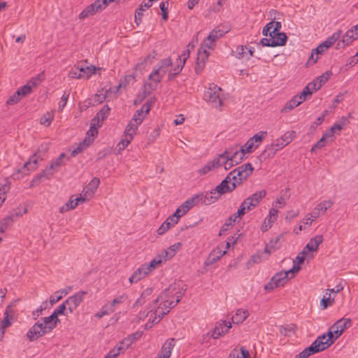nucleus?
<instances>
[{
  "label": "nucleus",
  "instance_id": "nucleus-26",
  "mask_svg": "<svg viewBox=\"0 0 358 358\" xmlns=\"http://www.w3.org/2000/svg\"><path fill=\"white\" fill-rule=\"evenodd\" d=\"M56 172L51 166L50 165L45 169H44L41 173L37 174L31 181V186H34L40 183L42 178L50 179Z\"/></svg>",
  "mask_w": 358,
  "mask_h": 358
},
{
  "label": "nucleus",
  "instance_id": "nucleus-15",
  "mask_svg": "<svg viewBox=\"0 0 358 358\" xmlns=\"http://www.w3.org/2000/svg\"><path fill=\"white\" fill-rule=\"evenodd\" d=\"M87 293L86 291H80L65 300V303H67V309L70 313H73L78 308Z\"/></svg>",
  "mask_w": 358,
  "mask_h": 358
},
{
  "label": "nucleus",
  "instance_id": "nucleus-48",
  "mask_svg": "<svg viewBox=\"0 0 358 358\" xmlns=\"http://www.w3.org/2000/svg\"><path fill=\"white\" fill-rule=\"evenodd\" d=\"M76 206L77 204H76L75 199H73V196H71L64 206L59 208V212L64 213L71 209H74Z\"/></svg>",
  "mask_w": 358,
  "mask_h": 358
},
{
  "label": "nucleus",
  "instance_id": "nucleus-16",
  "mask_svg": "<svg viewBox=\"0 0 358 358\" xmlns=\"http://www.w3.org/2000/svg\"><path fill=\"white\" fill-rule=\"evenodd\" d=\"M231 327L230 322L219 321L216 322L213 331L210 334V337L213 339H217L227 334Z\"/></svg>",
  "mask_w": 358,
  "mask_h": 358
},
{
  "label": "nucleus",
  "instance_id": "nucleus-11",
  "mask_svg": "<svg viewBox=\"0 0 358 358\" xmlns=\"http://www.w3.org/2000/svg\"><path fill=\"white\" fill-rule=\"evenodd\" d=\"M287 37L283 32H280L275 36H273V38H264L261 39L260 44L262 46L268 47H276L282 46L286 44Z\"/></svg>",
  "mask_w": 358,
  "mask_h": 358
},
{
  "label": "nucleus",
  "instance_id": "nucleus-35",
  "mask_svg": "<svg viewBox=\"0 0 358 358\" xmlns=\"http://www.w3.org/2000/svg\"><path fill=\"white\" fill-rule=\"evenodd\" d=\"M172 64L173 62L171 59L170 57H167L161 60L159 66L156 69L164 76L169 71V69Z\"/></svg>",
  "mask_w": 358,
  "mask_h": 358
},
{
  "label": "nucleus",
  "instance_id": "nucleus-5",
  "mask_svg": "<svg viewBox=\"0 0 358 358\" xmlns=\"http://www.w3.org/2000/svg\"><path fill=\"white\" fill-rule=\"evenodd\" d=\"M221 87L216 85L211 84L204 93L203 99L207 102L212 104L215 108L222 106V99L221 97Z\"/></svg>",
  "mask_w": 358,
  "mask_h": 358
},
{
  "label": "nucleus",
  "instance_id": "nucleus-31",
  "mask_svg": "<svg viewBox=\"0 0 358 358\" xmlns=\"http://www.w3.org/2000/svg\"><path fill=\"white\" fill-rule=\"evenodd\" d=\"M333 205L334 201L332 200H324L319 203L314 208L313 211L320 217V215L324 214L327 210L330 208Z\"/></svg>",
  "mask_w": 358,
  "mask_h": 358
},
{
  "label": "nucleus",
  "instance_id": "nucleus-2",
  "mask_svg": "<svg viewBox=\"0 0 358 358\" xmlns=\"http://www.w3.org/2000/svg\"><path fill=\"white\" fill-rule=\"evenodd\" d=\"M110 110L109 106L105 105L97 113L96 115L92 120L90 128L87 132V136L72 151V156H76L80 153L92 143L95 136L98 134V129L101 126L103 120L109 115Z\"/></svg>",
  "mask_w": 358,
  "mask_h": 358
},
{
  "label": "nucleus",
  "instance_id": "nucleus-55",
  "mask_svg": "<svg viewBox=\"0 0 358 358\" xmlns=\"http://www.w3.org/2000/svg\"><path fill=\"white\" fill-rule=\"evenodd\" d=\"M52 120H53V115H52V113H46L45 114H44L41 117L40 122H41V124H43L45 126H46V127H48L51 124Z\"/></svg>",
  "mask_w": 358,
  "mask_h": 358
},
{
  "label": "nucleus",
  "instance_id": "nucleus-56",
  "mask_svg": "<svg viewBox=\"0 0 358 358\" xmlns=\"http://www.w3.org/2000/svg\"><path fill=\"white\" fill-rule=\"evenodd\" d=\"M69 76L71 78H83L80 73V65L73 67L69 72Z\"/></svg>",
  "mask_w": 358,
  "mask_h": 358
},
{
  "label": "nucleus",
  "instance_id": "nucleus-61",
  "mask_svg": "<svg viewBox=\"0 0 358 358\" xmlns=\"http://www.w3.org/2000/svg\"><path fill=\"white\" fill-rule=\"evenodd\" d=\"M215 169V167L212 166V161L208 162L205 166L198 171L199 175H205L210 171Z\"/></svg>",
  "mask_w": 358,
  "mask_h": 358
},
{
  "label": "nucleus",
  "instance_id": "nucleus-10",
  "mask_svg": "<svg viewBox=\"0 0 358 358\" xmlns=\"http://www.w3.org/2000/svg\"><path fill=\"white\" fill-rule=\"evenodd\" d=\"M163 77L164 75H162L156 69H154L148 77V79L150 82L144 84V92L149 94L155 90L158 83L161 82Z\"/></svg>",
  "mask_w": 358,
  "mask_h": 358
},
{
  "label": "nucleus",
  "instance_id": "nucleus-49",
  "mask_svg": "<svg viewBox=\"0 0 358 358\" xmlns=\"http://www.w3.org/2000/svg\"><path fill=\"white\" fill-rule=\"evenodd\" d=\"M80 73L83 75V78H88L91 75L95 72V68L94 66H83L80 65Z\"/></svg>",
  "mask_w": 358,
  "mask_h": 358
},
{
  "label": "nucleus",
  "instance_id": "nucleus-13",
  "mask_svg": "<svg viewBox=\"0 0 358 358\" xmlns=\"http://www.w3.org/2000/svg\"><path fill=\"white\" fill-rule=\"evenodd\" d=\"M39 160V157L37 156V154L35 153L28 162L24 163L22 169H18L15 173H14L12 176L14 179H19L20 178V173L23 171L24 175L28 174V173H25V170L28 171H34L37 169L38 162Z\"/></svg>",
  "mask_w": 358,
  "mask_h": 358
},
{
  "label": "nucleus",
  "instance_id": "nucleus-47",
  "mask_svg": "<svg viewBox=\"0 0 358 358\" xmlns=\"http://www.w3.org/2000/svg\"><path fill=\"white\" fill-rule=\"evenodd\" d=\"M10 189V185L7 183L6 181H4L3 183L0 182V206L4 202L6 199V194Z\"/></svg>",
  "mask_w": 358,
  "mask_h": 358
},
{
  "label": "nucleus",
  "instance_id": "nucleus-19",
  "mask_svg": "<svg viewBox=\"0 0 358 358\" xmlns=\"http://www.w3.org/2000/svg\"><path fill=\"white\" fill-rule=\"evenodd\" d=\"M296 137L295 131H288L273 141L276 150H281L289 144Z\"/></svg>",
  "mask_w": 358,
  "mask_h": 358
},
{
  "label": "nucleus",
  "instance_id": "nucleus-32",
  "mask_svg": "<svg viewBox=\"0 0 358 358\" xmlns=\"http://www.w3.org/2000/svg\"><path fill=\"white\" fill-rule=\"evenodd\" d=\"M131 343H132V341H131V339L129 338H126L125 340H124L122 342L120 346H119L117 348H114V349L111 350L106 355L105 358H115V357H117L120 355V351L124 349V347L122 345H126V347L128 348L131 344Z\"/></svg>",
  "mask_w": 358,
  "mask_h": 358
},
{
  "label": "nucleus",
  "instance_id": "nucleus-12",
  "mask_svg": "<svg viewBox=\"0 0 358 358\" xmlns=\"http://www.w3.org/2000/svg\"><path fill=\"white\" fill-rule=\"evenodd\" d=\"M225 151L226 154L231 158V160L238 164L242 162L245 155L247 154L242 146L238 145L229 147Z\"/></svg>",
  "mask_w": 358,
  "mask_h": 358
},
{
  "label": "nucleus",
  "instance_id": "nucleus-27",
  "mask_svg": "<svg viewBox=\"0 0 358 358\" xmlns=\"http://www.w3.org/2000/svg\"><path fill=\"white\" fill-rule=\"evenodd\" d=\"M226 250H222L220 247L214 249L208 255L205 262L206 266H210L217 262L224 254Z\"/></svg>",
  "mask_w": 358,
  "mask_h": 358
},
{
  "label": "nucleus",
  "instance_id": "nucleus-18",
  "mask_svg": "<svg viewBox=\"0 0 358 358\" xmlns=\"http://www.w3.org/2000/svg\"><path fill=\"white\" fill-rule=\"evenodd\" d=\"M334 339L327 336V333L318 336L312 343L315 346L317 352L327 349L334 343Z\"/></svg>",
  "mask_w": 358,
  "mask_h": 358
},
{
  "label": "nucleus",
  "instance_id": "nucleus-8",
  "mask_svg": "<svg viewBox=\"0 0 358 358\" xmlns=\"http://www.w3.org/2000/svg\"><path fill=\"white\" fill-rule=\"evenodd\" d=\"M267 136V131H261L250 138L248 141L242 146L247 153H252L256 148L259 147Z\"/></svg>",
  "mask_w": 358,
  "mask_h": 358
},
{
  "label": "nucleus",
  "instance_id": "nucleus-41",
  "mask_svg": "<svg viewBox=\"0 0 358 358\" xmlns=\"http://www.w3.org/2000/svg\"><path fill=\"white\" fill-rule=\"evenodd\" d=\"M185 65V62H182L180 59V62H177V65L173 69H171L169 72V80H172L176 78L182 71Z\"/></svg>",
  "mask_w": 358,
  "mask_h": 358
},
{
  "label": "nucleus",
  "instance_id": "nucleus-14",
  "mask_svg": "<svg viewBox=\"0 0 358 358\" xmlns=\"http://www.w3.org/2000/svg\"><path fill=\"white\" fill-rule=\"evenodd\" d=\"M231 175H227V177L214 189L213 191L217 192L220 196L231 192L236 188V183L234 182L230 178Z\"/></svg>",
  "mask_w": 358,
  "mask_h": 358
},
{
  "label": "nucleus",
  "instance_id": "nucleus-64",
  "mask_svg": "<svg viewBox=\"0 0 358 358\" xmlns=\"http://www.w3.org/2000/svg\"><path fill=\"white\" fill-rule=\"evenodd\" d=\"M30 86H31L30 83H27L26 85L20 87L17 90L20 92V93L22 97L29 94L31 92L32 89L31 88Z\"/></svg>",
  "mask_w": 358,
  "mask_h": 358
},
{
  "label": "nucleus",
  "instance_id": "nucleus-51",
  "mask_svg": "<svg viewBox=\"0 0 358 358\" xmlns=\"http://www.w3.org/2000/svg\"><path fill=\"white\" fill-rule=\"evenodd\" d=\"M65 157V154L62 153L59 157H57L54 162L51 163V168H52L55 171H57L58 169L64 164L63 159Z\"/></svg>",
  "mask_w": 358,
  "mask_h": 358
},
{
  "label": "nucleus",
  "instance_id": "nucleus-54",
  "mask_svg": "<svg viewBox=\"0 0 358 358\" xmlns=\"http://www.w3.org/2000/svg\"><path fill=\"white\" fill-rule=\"evenodd\" d=\"M319 217L316 213L313 211L310 213H308L303 220V223L306 225H310L313 222Z\"/></svg>",
  "mask_w": 358,
  "mask_h": 358
},
{
  "label": "nucleus",
  "instance_id": "nucleus-45",
  "mask_svg": "<svg viewBox=\"0 0 358 358\" xmlns=\"http://www.w3.org/2000/svg\"><path fill=\"white\" fill-rule=\"evenodd\" d=\"M226 151L220 155H219L217 157L214 158L212 160V166L215 167V169L219 168L224 165V163L226 162Z\"/></svg>",
  "mask_w": 358,
  "mask_h": 358
},
{
  "label": "nucleus",
  "instance_id": "nucleus-57",
  "mask_svg": "<svg viewBox=\"0 0 358 358\" xmlns=\"http://www.w3.org/2000/svg\"><path fill=\"white\" fill-rule=\"evenodd\" d=\"M67 303H65V301L59 305L52 313L55 317L56 320L59 321L58 315H62L64 310L66 309Z\"/></svg>",
  "mask_w": 358,
  "mask_h": 358
},
{
  "label": "nucleus",
  "instance_id": "nucleus-21",
  "mask_svg": "<svg viewBox=\"0 0 358 358\" xmlns=\"http://www.w3.org/2000/svg\"><path fill=\"white\" fill-rule=\"evenodd\" d=\"M198 203V196H192L182 203L176 210L180 217L184 216L190 209Z\"/></svg>",
  "mask_w": 358,
  "mask_h": 358
},
{
  "label": "nucleus",
  "instance_id": "nucleus-38",
  "mask_svg": "<svg viewBox=\"0 0 358 358\" xmlns=\"http://www.w3.org/2000/svg\"><path fill=\"white\" fill-rule=\"evenodd\" d=\"M13 319L10 317H8V315H4L3 319L0 322V341L4 336L5 329L10 327L12 324L11 320Z\"/></svg>",
  "mask_w": 358,
  "mask_h": 358
},
{
  "label": "nucleus",
  "instance_id": "nucleus-22",
  "mask_svg": "<svg viewBox=\"0 0 358 358\" xmlns=\"http://www.w3.org/2000/svg\"><path fill=\"white\" fill-rule=\"evenodd\" d=\"M194 196H198V203L201 201V203L205 205H210L220 197L217 192L213 191V189L210 192H207L205 194H196Z\"/></svg>",
  "mask_w": 358,
  "mask_h": 358
},
{
  "label": "nucleus",
  "instance_id": "nucleus-33",
  "mask_svg": "<svg viewBox=\"0 0 358 358\" xmlns=\"http://www.w3.org/2000/svg\"><path fill=\"white\" fill-rule=\"evenodd\" d=\"M248 315L249 313L248 310L238 309L231 317L232 322L236 324L242 323L248 317Z\"/></svg>",
  "mask_w": 358,
  "mask_h": 358
},
{
  "label": "nucleus",
  "instance_id": "nucleus-20",
  "mask_svg": "<svg viewBox=\"0 0 358 358\" xmlns=\"http://www.w3.org/2000/svg\"><path fill=\"white\" fill-rule=\"evenodd\" d=\"M210 55V52L206 49L200 48L198 50L196 62L195 66V71L197 74H199L203 71L206 61L208 59Z\"/></svg>",
  "mask_w": 358,
  "mask_h": 358
},
{
  "label": "nucleus",
  "instance_id": "nucleus-44",
  "mask_svg": "<svg viewBox=\"0 0 358 358\" xmlns=\"http://www.w3.org/2000/svg\"><path fill=\"white\" fill-rule=\"evenodd\" d=\"M278 150L275 149V146L273 142L271 144L267 145L265 147L264 151L262 153V156L268 158L273 157Z\"/></svg>",
  "mask_w": 358,
  "mask_h": 358
},
{
  "label": "nucleus",
  "instance_id": "nucleus-17",
  "mask_svg": "<svg viewBox=\"0 0 358 358\" xmlns=\"http://www.w3.org/2000/svg\"><path fill=\"white\" fill-rule=\"evenodd\" d=\"M358 38V29H355V26L346 31L343 36L341 41L336 44V49L344 48L351 44L355 40Z\"/></svg>",
  "mask_w": 358,
  "mask_h": 358
},
{
  "label": "nucleus",
  "instance_id": "nucleus-39",
  "mask_svg": "<svg viewBox=\"0 0 358 358\" xmlns=\"http://www.w3.org/2000/svg\"><path fill=\"white\" fill-rule=\"evenodd\" d=\"M126 299L127 296L125 294H122L114 299L110 303H106V305L111 310V312L113 313L115 311L117 306L122 303Z\"/></svg>",
  "mask_w": 358,
  "mask_h": 358
},
{
  "label": "nucleus",
  "instance_id": "nucleus-42",
  "mask_svg": "<svg viewBox=\"0 0 358 358\" xmlns=\"http://www.w3.org/2000/svg\"><path fill=\"white\" fill-rule=\"evenodd\" d=\"M164 260L162 259V257L161 255H159L156 257L155 259H153L148 264H143V266L148 268V272L150 273L152 270L155 269L157 266L159 264H161Z\"/></svg>",
  "mask_w": 358,
  "mask_h": 358
},
{
  "label": "nucleus",
  "instance_id": "nucleus-1",
  "mask_svg": "<svg viewBox=\"0 0 358 358\" xmlns=\"http://www.w3.org/2000/svg\"><path fill=\"white\" fill-rule=\"evenodd\" d=\"M186 285L180 282H174L170 285L167 288L161 292L159 296L150 304L148 308L149 310L146 314L140 313V318L147 317L149 313H152L155 308L156 304L160 301V308L165 310H170L175 307L181 300L186 292Z\"/></svg>",
  "mask_w": 358,
  "mask_h": 358
},
{
  "label": "nucleus",
  "instance_id": "nucleus-62",
  "mask_svg": "<svg viewBox=\"0 0 358 358\" xmlns=\"http://www.w3.org/2000/svg\"><path fill=\"white\" fill-rule=\"evenodd\" d=\"M313 93L310 91L308 87L306 86L303 88V91L299 94L296 95V97H300L301 99H299L301 103L305 101L308 96L311 95Z\"/></svg>",
  "mask_w": 358,
  "mask_h": 358
},
{
  "label": "nucleus",
  "instance_id": "nucleus-23",
  "mask_svg": "<svg viewBox=\"0 0 358 358\" xmlns=\"http://www.w3.org/2000/svg\"><path fill=\"white\" fill-rule=\"evenodd\" d=\"M174 346L175 338H171L166 340L163 344L161 351L158 353L157 358H169Z\"/></svg>",
  "mask_w": 358,
  "mask_h": 358
},
{
  "label": "nucleus",
  "instance_id": "nucleus-40",
  "mask_svg": "<svg viewBox=\"0 0 358 358\" xmlns=\"http://www.w3.org/2000/svg\"><path fill=\"white\" fill-rule=\"evenodd\" d=\"M334 301V296H331V293H328L327 292L320 301V306L322 307V309H326L329 306H332Z\"/></svg>",
  "mask_w": 358,
  "mask_h": 358
},
{
  "label": "nucleus",
  "instance_id": "nucleus-30",
  "mask_svg": "<svg viewBox=\"0 0 358 358\" xmlns=\"http://www.w3.org/2000/svg\"><path fill=\"white\" fill-rule=\"evenodd\" d=\"M169 313V309L165 310L164 308H160V306L159 305L157 308L151 313L149 321L151 322L152 324L159 323L164 315Z\"/></svg>",
  "mask_w": 358,
  "mask_h": 358
},
{
  "label": "nucleus",
  "instance_id": "nucleus-58",
  "mask_svg": "<svg viewBox=\"0 0 358 358\" xmlns=\"http://www.w3.org/2000/svg\"><path fill=\"white\" fill-rule=\"evenodd\" d=\"M332 73L331 71H327L321 76L316 78V80L319 82L321 87L326 83V82L330 78Z\"/></svg>",
  "mask_w": 358,
  "mask_h": 358
},
{
  "label": "nucleus",
  "instance_id": "nucleus-6",
  "mask_svg": "<svg viewBox=\"0 0 358 358\" xmlns=\"http://www.w3.org/2000/svg\"><path fill=\"white\" fill-rule=\"evenodd\" d=\"M352 320L350 318H342L335 322L327 331V336L334 339V342L338 338L343 331L350 327Z\"/></svg>",
  "mask_w": 358,
  "mask_h": 358
},
{
  "label": "nucleus",
  "instance_id": "nucleus-3",
  "mask_svg": "<svg viewBox=\"0 0 358 358\" xmlns=\"http://www.w3.org/2000/svg\"><path fill=\"white\" fill-rule=\"evenodd\" d=\"M300 269L301 266L294 264L289 270L277 273L272 277L271 281L265 285L264 289L267 291H271L274 288L284 286L289 279L294 277L295 273Z\"/></svg>",
  "mask_w": 358,
  "mask_h": 358
},
{
  "label": "nucleus",
  "instance_id": "nucleus-43",
  "mask_svg": "<svg viewBox=\"0 0 358 358\" xmlns=\"http://www.w3.org/2000/svg\"><path fill=\"white\" fill-rule=\"evenodd\" d=\"M41 321L49 328L51 331H52L56 327L59 321L56 320L55 317L52 314H51L48 317H43Z\"/></svg>",
  "mask_w": 358,
  "mask_h": 358
},
{
  "label": "nucleus",
  "instance_id": "nucleus-59",
  "mask_svg": "<svg viewBox=\"0 0 358 358\" xmlns=\"http://www.w3.org/2000/svg\"><path fill=\"white\" fill-rule=\"evenodd\" d=\"M113 313L111 312V310L108 307V306L106 304H105L102 308L101 309L97 312L96 314H95V317L99 318V319H101L102 318L104 315H110Z\"/></svg>",
  "mask_w": 358,
  "mask_h": 358
},
{
  "label": "nucleus",
  "instance_id": "nucleus-4",
  "mask_svg": "<svg viewBox=\"0 0 358 358\" xmlns=\"http://www.w3.org/2000/svg\"><path fill=\"white\" fill-rule=\"evenodd\" d=\"M254 168L250 163L243 164L228 173L230 178L236 183V186L241 185L248 177L252 175Z\"/></svg>",
  "mask_w": 358,
  "mask_h": 358
},
{
  "label": "nucleus",
  "instance_id": "nucleus-50",
  "mask_svg": "<svg viewBox=\"0 0 358 358\" xmlns=\"http://www.w3.org/2000/svg\"><path fill=\"white\" fill-rule=\"evenodd\" d=\"M96 12L92 4L87 6L80 14V19H84L94 15Z\"/></svg>",
  "mask_w": 358,
  "mask_h": 358
},
{
  "label": "nucleus",
  "instance_id": "nucleus-24",
  "mask_svg": "<svg viewBox=\"0 0 358 358\" xmlns=\"http://www.w3.org/2000/svg\"><path fill=\"white\" fill-rule=\"evenodd\" d=\"M323 241V236L322 235H317L312 238L310 241L303 249V254H308V252H316L318 250L319 245Z\"/></svg>",
  "mask_w": 358,
  "mask_h": 358
},
{
  "label": "nucleus",
  "instance_id": "nucleus-7",
  "mask_svg": "<svg viewBox=\"0 0 358 358\" xmlns=\"http://www.w3.org/2000/svg\"><path fill=\"white\" fill-rule=\"evenodd\" d=\"M51 331L50 329H49L43 322L40 320L30 328L27 333V336L31 341H34Z\"/></svg>",
  "mask_w": 358,
  "mask_h": 358
},
{
  "label": "nucleus",
  "instance_id": "nucleus-60",
  "mask_svg": "<svg viewBox=\"0 0 358 358\" xmlns=\"http://www.w3.org/2000/svg\"><path fill=\"white\" fill-rule=\"evenodd\" d=\"M69 94L70 93L65 91L64 92V94H62V97H61V100L58 104V108H59V110H62L64 109V108L65 107L66 103H67V101H68V99L69 97Z\"/></svg>",
  "mask_w": 358,
  "mask_h": 358
},
{
  "label": "nucleus",
  "instance_id": "nucleus-34",
  "mask_svg": "<svg viewBox=\"0 0 358 358\" xmlns=\"http://www.w3.org/2000/svg\"><path fill=\"white\" fill-rule=\"evenodd\" d=\"M299 99H301L300 97H296V96L292 97V99L287 102L285 106L280 110L281 113H287L299 106L301 103Z\"/></svg>",
  "mask_w": 358,
  "mask_h": 358
},
{
  "label": "nucleus",
  "instance_id": "nucleus-53",
  "mask_svg": "<svg viewBox=\"0 0 358 358\" xmlns=\"http://www.w3.org/2000/svg\"><path fill=\"white\" fill-rule=\"evenodd\" d=\"M22 95L20 94V92L17 90L12 96L9 97V99L6 101V103L8 106H11L17 103L21 98Z\"/></svg>",
  "mask_w": 358,
  "mask_h": 358
},
{
  "label": "nucleus",
  "instance_id": "nucleus-29",
  "mask_svg": "<svg viewBox=\"0 0 358 358\" xmlns=\"http://www.w3.org/2000/svg\"><path fill=\"white\" fill-rule=\"evenodd\" d=\"M147 271L148 268L143 266V265H141L132 273L129 279V282L131 284L136 283L141 279L144 278L149 273Z\"/></svg>",
  "mask_w": 358,
  "mask_h": 358
},
{
  "label": "nucleus",
  "instance_id": "nucleus-52",
  "mask_svg": "<svg viewBox=\"0 0 358 358\" xmlns=\"http://www.w3.org/2000/svg\"><path fill=\"white\" fill-rule=\"evenodd\" d=\"M226 32L220 29H214L208 35V39L215 42L217 39L222 37Z\"/></svg>",
  "mask_w": 358,
  "mask_h": 358
},
{
  "label": "nucleus",
  "instance_id": "nucleus-28",
  "mask_svg": "<svg viewBox=\"0 0 358 358\" xmlns=\"http://www.w3.org/2000/svg\"><path fill=\"white\" fill-rule=\"evenodd\" d=\"M151 109V106L145 103H144L141 108L138 110L134 115L133 118L131 119L134 122H136L137 124H141L145 117V115L149 113Z\"/></svg>",
  "mask_w": 358,
  "mask_h": 358
},
{
  "label": "nucleus",
  "instance_id": "nucleus-36",
  "mask_svg": "<svg viewBox=\"0 0 358 358\" xmlns=\"http://www.w3.org/2000/svg\"><path fill=\"white\" fill-rule=\"evenodd\" d=\"M266 192L265 190H260L252 194L248 198L253 203L255 207H256L260 203V201L266 196Z\"/></svg>",
  "mask_w": 358,
  "mask_h": 358
},
{
  "label": "nucleus",
  "instance_id": "nucleus-46",
  "mask_svg": "<svg viewBox=\"0 0 358 358\" xmlns=\"http://www.w3.org/2000/svg\"><path fill=\"white\" fill-rule=\"evenodd\" d=\"M247 211V208L243 203H241L237 213L229 217V221L233 220V222H238L241 220V216L245 215Z\"/></svg>",
  "mask_w": 358,
  "mask_h": 358
},
{
  "label": "nucleus",
  "instance_id": "nucleus-9",
  "mask_svg": "<svg viewBox=\"0 0 358 358\" xmlns=\"http://www.w3.org/2000/svg\"><path fill=\"white\" fill-rule=\"evenodd\" d=\"M341 35L342 31L341 30L334 33L331 36L327 38V40L320 43L316 48L313 49V53H316L317 56L319 55H322L341 38Z\"/></svg>",
  "mask_w": 358,
  "mask_h": 358
},
{
  "label": "nucleus",
  "instance_id": "nucleus-63",
  "mask_svg": "<svg viewBox=\"0 0 358 358\" xmlns=\"http://www.w3.org/2000/svg\"><path fill=\"white\" fill-rule=\"evenodd\" d=\"M132 139V137H129L127 135H124V138L117 145V146L119 147V150H124L131 143Z\"/></svg>",
  "mask_w": 358,
  "mask_h": 358
},
{
  "label": "nucleus",
  "instance_id": "nucleus-37",
  "mask_svg": "<svg viewBox=\"0 0 358 358\" xmlns=\"http://www.w3.org/2000/svg\"><path fill=\"white\" fill-rule=\"evenodd\" d=\"M140 124H137L136 122H134V120H131L124 131V135H127L129 137L134 138V136L136 134L137 129Z\"/></svg>",
  "mask_w": 358,
  "mask_h": 358
},
{
  "label": "nucleus",
  "instance_id": "nucleus-25",
  "mask_svg": "<svg viewBox=\"0 0 358 358\" xmlns=\"http://www.w3.org/2000/svg\"><path fill=\"white\" fill-rule=\"evenodd\" d=\"M100 184L99 178L94 177L91 181L83 188V193L85 196L91 199L96 192L99 185Z\"/></svg>",
  "mask_w": 358,
  "mask_h": 358
}]
</instances>
